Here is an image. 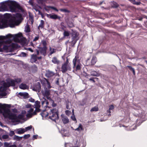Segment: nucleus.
<instances>
[{
    "label": "nucleus",
    "instance_id": "f257e3e1",
    "mask_svg": "<svg viewBox=\"0 0 147 147\" xmlns=\"http://www.w3.org/2000/svg\"><path fill=\"white\" fill-rule=\"evenodd\" d=\"M10 106L9 105L0 104V113H2L5 118H8L16 122H19L20 119H23L24 116L22 115H19L18 116L11 112L9 109Z\"/></svg>",
    "mask_w": 147,
    "mask_h": 147
},
{
    "label": "nucleus",
    "instance_id": "f03ea898",
    "mask_svg": "<svg viewBox=\"0 0 147 147\" xmlns=\"http://www.w3.org/2000/svg\"><path fill=\"white\" fill-rule=\"evenodd\" d=\"M8 7L12 12H16L17 9H18L22 12L24 11V9L16 2L15 1H9L4 4H3L0 7V11H3L6 10Z\"/></svg>",
    "mask_w": 147,
    "mask_h": 147
},
{
    "label": "nucleus",
    "instance_id": "7ed1b4c3",
    "mask_svg": "<svg viewBox=\"0 0 147 147\" xmlns=\"http://www.w3.org/2000/svg\"><path fill=\"white\" fill-rule=\"evenodd\" d=\"M42 115L43 117L49 116V118L54 121L59 119L58 110L55 109L50 110L48 113L45 112L42 114Z\"/></svg>",
    "mask_w": 147,
    "mask_h": 147
},
{
    "label": "nucleus",
    "instance_id": "20e7f679",
    "mask_svg": "<svg viewBox=\"0 0 147 147\" xmlns=\"http://www.w3.org/2000/svg\"><path fill=\"white\" fill-rule=\"evenodd\" d=\"M16 25L15 22L12 19H4L2 20L0 24L1 28H6L9 26L13 27Z\"/></svg>",
    "mask_w": 147,
    "mask_h": 147
},
{
    "label": "nucleus",
    "instance_id": "39448f33",
    "mask_svg": "<svg viewBox=\"0 0 147 147\" xmlns=\"http://www.w3.org/2000/svg\"><path fill=\"white\" fill-rule=\"evenodd\" d=\"M71 65L69 62V59L67 57L66 61L62 64L61 71L63 73H65L68 71H71Z\"/></svg>",
    "mask_w": 147,
    "mask_h": 147
},
{
    "label": "nucleus",
    "instance_id": "423d86ee",
    "mask_svg": "<svg viewBox=\"0 0 147 147\" xmlns=\"http://www.w3.org/2000/svg\"><path fill=\"white\" fill-rule=\"evenodd\" d=\"M72 30V32L71 33V34L72 40L71 42L72 47H74L77 41L79 39V34L76 31L74 30Z\"/></svg>",
    "mask_w": 147,
    "mask_h": 147
},
{
    "label": "nucleus",
    "instance_id": "0eeeda50",
    "mask_svg": "<svg viewBox=\"0 0 147 147\" xmlns=\"http://www.w3.org/2000/svg\"><path fill=\"white\" fill-rule=\"evenodd\" d=\"M78 58V56H76L75 58L73 61V67L74 68L76 67V71L80 70L81 69V64L79 63V60L77 61V59Z\"/></svg>",
    "mask_w": 147,
    "mask_h": 147
},
{
    "label": "nucleus",
    "instance_id": "6e6552de",
    "mask_svg": "<svg viewBox=\"0 0 147 147\" xmlns=\"http://www.w3.org/2000/svg\"><path fill=\"white\" fill-rule=\"evenodd\" d=\"M38 49H36V51L37 53V55H39V53L44 56H45L47 55V47H42L39 46L38 47Z\"/></svg>",
    "mask_w": 147,
    "mask_h": 147
},
{
    "label": "nucleus",
    "instance_id": "1a4fd4ad",
    "mask_svg": "<svg viewBox=\"0 0 147 147\" xmlns=\"http://www.w3.org/2000/svg\"><path fill=\"white\" fill-rule=\"evenodd\" d=\"M28 113L26 114V116L27 117H31L33 115H36L37 111L36 110L34 111V109L32 108H30V109L28 111Z\"/></svg>",
    "mask_w": 147,
    "mask_h": 147
},
{
    "label": "nucleus",
    "instance_id": "9d476101",
    "mask_svg": "<svg viewBox=\"0 0 147 147\" xmlns=\"http://www.w3.org/2000/svg\"><path fill=\"white\" fill-rule=\"evenodd\" d=\"M50 90L46 88L44 91L42 92V94L45 96H46L47 98L49 100L51 99L49 96L50 95Z\"/></svg>",
    "mask_w": 147,
    "mask_h": 147
},
{
    "label": "nucleus",
    "instance_id": "9b49d317",
    "mask_svg": "<svg viewBox=\"0 0 147 147\" xmlns=\"http://www.w3.org/2000/svg\"><path fill=\"white\" fill-rule=\"evenodd\" d=\"M7 82H5V85H6L8 87L10 86H15V80L12 79L9 80L7 81Z\"/></svg>",
    "mask_w": 147,
    "mask_h": 147
},
{
    "label": "nucleus",
    "instance_id": "f8f14e48",
    "mask_svg": "<svg viewBox=\"0 0 147 147\" xmlns=\"http://www.w3.org/2000/svg\"><path fill=\"white\" fill-rule=\"evenodd\" d=\"M41 89V85L39 82H38L32 88L33 90L39 92Z\"/></svg>",
    "mask_w": 147,
    "mask_h": 147
},
{
    "label": "nucleus",
    "instance_id": "ddd939ff",
    "mask_svg": "<svg viewBox=\"0 0 147 147\" xmlns=\"http://www.w3.org/2000/svg\"><path fill=\"white\" fill-rule=\"evenodd\" d=\"M10 48V46L9 44L3 45L2 44L0 45V51H2L3 49L4 50L8 51Z\"/></svg>",
    "mask_w": 147,
    "mask_h": 147
},
{
    "label": "nucleus",
    "instance_id": "4468645a",
    "mask_svg": "<svg viewBox=\"0 0 147 147\" xmlns=\"http://www.w3.org/2000/svg\"><path fill=\"white\" fill-rule=\"evenodd\" d=\"M55 74V73L54 72L48 70L46 71L45 75L47 78H50L52 77Z\"/></svg>",
    "mask_w": 147,
    "mask_h": 147
},
{
    "label": "nucleus",
    "instance_id": "2eb2a0df",
    "mask_svg": "<svg viewBox=\"0 0 147 147\" xmlns=\"http://www.w3.org/2000/svg\"><path fill=\"white\" fill-rule=\"evenodd\" d=\"M61 117L62 121L63 124H67L69 122V120L67 117L64 115L63 114L61 115Z\"/></svg>",
    "mask_w": 147,
    "mask_h": 147
},
{
    "label": "nucleus",
    "instance_id": "dca6fc26",
    "mask_svg": "<svg viewBox=\"0 0 147 147\" xmlns=\"http://www.w3.org/2000/svg\"><path fill=\"white\" fill-rule=\"evenodd\" d=\"M22 34H16L15 35L14 39L17 42H20L21 40Z\"/></svg>",
    "mask_w": 147,
    "mask_h": 147
},
{
    "label": "nucleus",
    "instance_id": "f3484780",
    "mask_svg": "<svg viewBox=\"0 0 147 147\" xmlns=\"http://www.w3.org/2000/svg\"><path fill=\"white\" fill-rule=\"evenodd\" d=\"M34 105V107L36 109V111H37V112H39L40 111V109H39L40 106L39 101H35Z\"/></svg>",
    "mask_w": 147,
    "mask_h": 147
},
{
    "label": "nucleus",
    "instance_id": "a211bd4d",
    "mask_svg": "<svg viewBox=\"0 0 147 147\" xmlns=\"http://www.w3.org/2000/svg\"><path fill=\"white\" fill-rule=\"evenodd\" d=\"M19 87L20 89L23 90L28 89L29 86L26 84L22 83L19 85Z\"/></svg>",
    "mask_w": 147,
    "mask_h": 147
},
{
    "label": "nucleus",
    "instance_id": "6ab92c4d",
    "mask_svg": "<svg viewBox=\"0 0 147 147\" xmlns=\"http://www.w3.org/2000/svg\"><path fill=\"white\" fill-rule=\"evenodd\" d=\"M47 17H49V16H50V18L51 19H60L61 18V17L58 16L56 14H47Z\"/></svg>",
    "mask_w": 147,
    "mask_h": 147
},
{
    "label": "nucleus",
    "instance_id": "aec40b11",
    "mask_svg": "<svg viewBox=\"0 0 147 147\" xmlns=\"http://www.w3.org/2000/svg\"><path fill=\"white\" fill-rule=\"evenodd\" d=\"M37 61V57L36 55L33 54L31 55L30 61L32 63L35 62Z\"/></svg>",
    "mask_w": 147,
    "mask_h": 147
},
{
    "label": "nucleus",
    "instance_id": "412c9836",
    "mask_svg": "<svg viewBox=\"0 0 147 147\" xmlns=\"http://www.w3.org/2000/svg\"><path fill=\"white\" fill-rule=\"evenodd\" d=\"M8 87L6 85H5V82L3 83L2 86L0 87V92H4L6 90Z\"/></svg>",
    "mask_w": 147,
    "mask_h": 147
},
{
    "label": "nucleus",
    "instance_id": "4be33fe9",
    "mask_svg": "<svg viewBox=\"0 0 147 147\" xmlns=\"http://www.w3.org/2000/svg\"><path fill=\"white\" fill-rule=\"evenodd\" d=\"M49 50L50 51L49 55H51L55 53L57 51V49L53 48H52L51 47H49Z\"/></svg>",
    "mask_w": 147,
    "mask_h": 147
},
{
    "label": "nucleus",
    "instance_id": "5701e85b",
    "mask_svg": "<svg viewBox=\"0 0 147 147\" xmlns=\"http://www.w3.org/2000/svg\"><path fill=\"white\" fill-rule=\"evenodd\" d=\"M19 94L21 96H23L24 98H27L28 97V94L27 92H20Z\"/></svg>",
    "mask_w": 147,
    "mask_h": 147
},
{
    "label": "nucleus",
    "instance_id": "b1692460",
    "mask_svg": "<svg viewBox=\"0 0 147 147\" xmlns=\"http://www.w3.org/2000/svg\"><path fill=\"white\" fill-rule=\"evenodd\" d=\"M52 61L54 64H58L59 63V61L58 60L56 57H54L53 58Z\"/></svg>",
    "mask_w": 147,
    "mask_h": 147
},
{
    "label": "nucleus",
    "instance_id": "393cba45",
    "mask_svg": "<svg viewBox=\"0 0 147 147\" xmlns=\"http://www.w3.org/2000/svg\"><path fill=\"white\" fill-rule=\"evenodd\" d=\"M70 33L69 31L64 30L63 33V37L65 38L66 37L69 36L70 35Z\"/></svg>",
    "mask_w": 147,
    "mask_h": 147
},
{
    "label": "nucleus",
    "instance_id": "a878e982",
    "mask_svg": "<svg viewBox=\"0 0 147 147\" xmlns=\"http://www.w3.org/2000/svg\"><path fill=\"white\" fill-rule=\"evenodd\" d=\"M12 36V35L11 34H7V35L6 36H0V40L4 39L9 37H11Z\"/></svg>",
    "mask_w": 147,
    "mask_h": 147
},
{
    "label": "nucleus",
    "instance_id": "bb28decb",
    "mask_svg": "<svg viewBox=\"0 0 147 147\" xmlns=\"http://www.w3.org/2000/svg\"><path fill=\"white\" fill-rule=\"evenodd\" d=\"M47 43L46 41L45 40H42L41 41V42L39 46L40 47L42 46H43V47H47Z\"/></svg>",
    "mask_w": 147,
    "mask_h": 147
},
{
    "label": "nucleus",
    "instance_id": "cd10ccee",
    "mask_svg": "<svg viewBox=\"0 0 147 147\" xmlns=\"http://www.w3.org/2000/svg\"><path fill=\"white\" fill-rule=\"evenodd\" d=\"M44 21L43 20H41L40 24L38 26V29H39L40 28H43L44 27Z\"/></svg>",
    "mask_w": 147,
    "mask_h": 147
},
{
    "label": "nucleus",
    "instance_id": "c85d7f7f",
    "mask_svg": "<svg viewBox=\"0 0 147 147\" xmlns=\"http://www.w3.org/2000/svg\"><path fill=\"white\" fill-rule=\"evenodd\" d=\"M91 75L94 76H99V74L96 71H92L91 72Z\"/></svg>",
    "mask_w": 147,
    "mask_h": 147
},
{
    "label": "nucleus",
    "instance_id": "c756f323",
    "mask_svg": "<svg viewBox=\"0 0 147 147\" xmlns=\"http://www.w3.org/2000/svg\"><path fill=\"white\" fill-rule=\"evenodd\" d=\"M111 3L113 7L116 8H117L119 6V5L115 2L113 1L111 2Z\"/></svg>",
    "mask_w": 147,
    "mask_h": 147
},
{
    "label": "nucleus",
    "instance_id": "7c9ffc66",
    "mask_svg": "<svg viewBox=\"0 0 147 147\" xmlns=\"http://www.w3.org/2000/svg\"><path fill=\"white\" fill-rule=\"evenodd\" d=\"M26 131L25 130L24 128H21L19 129L17 132L18 134H20L24 133Z\"/></svg>",
    "mask_w": 147,
    "mask_h": 147
},
{
    "label": "nucleus",
    "instance_id": "2f4dec72",
    "mask_svg": "<svg viewBox=\"0 0 147 147\" xmlns=\"http://www.w3.org/2000/svg\"><path fill=\"white\" fill-rule=\"evenodd\" d=\"M96 61V58L95 57H93L91 61V64L94 65Z\"/></svg>",
    "mask_w": 147,
    "mask_h": 147
},
{
    "label": "nucleus",
    "instance_id": "473e14b6",
    "mask_svg": "<svg viewBox=\"0 0 147 147\" xmlns=\"http://www.w3.org/2000/svg\"><path fill=\"white\" fill-rule=\"evenodd\" d=\"M83 130L82 127V125L81 124H80L78 128L75 129L76 131H80Z\"/></svg>",
    "mask_w": 147,
    "mask_h": 147
},
{
    "label": "nucleus",
    "instance_id": "72a5a7b5",
    "mask_svg": "<svg viewBox=\"0 0 147 147\" xmlns=\"http://www.w3.org/2000/svg\"><path fill=\"white\" fill-rule=\"evenodd\" d=\"M98 110V108L97 107L95 106L92 108L90 110V111H97Z\"/></svg>",
    "mask_w": 147,
    "mask_h": 147
},
{
    "label": "nucleus",
    "instance_id": "f704fd0d",
    "mask_svg": "<svg viewBox=\"0 0 147 147\" xmlns=\"http://www.w3.org/2000/svg\"><path fill=\"white\" fill-rule=\"evenodd\" d=\"M127 67L129 69L130 71L133 72L134 75H135V72L134 69L130 66H127Z\"/></svg>",
    "mask_w": 147,
    "mask_h": 147
},
{
    "label": "nucleus",
    "instance_id": "c9c22d12",
    "mask_svg": "<svg viewBox=\"0 0 147 147\" xmlns=\"http://www.w3.org/2000/svg\"><path fill=\"white\" fill-rule=\"evenodd\" d=\"M127 67L129 69L130 71L133 72L134 75H135V72L134 69L130 66H127Z\"/></svg>",
    "mask_w": 147,
    "mask_h": 147
},
{
    "label": "nucleus",
    "instance_id": "e433bc0d",
    "mask_svg": "<svg viewBox=\"0 0 147 147\" xmlns=\"http://www.w3.org/2000/svg\"><path fill=\"white\" fill-rule=\"evenodd\" d=\"M25 31L26 32H30V29L28 25H27L26 26L25 29Z\"/></svg>",
    "mask_w": 147,
    "mask_h": 147
},
{
    "label": "nucleus",
    "instance_id": "4c0bfd02",
    "mask_svg": "<svg viewBox=\"0 0 147 147\" xmlns=\"http://www.w3.org/2000/svg\"><path fill=\"white\" fill-rule=\"evenodd\" d=\"M59 10L62 12L68 13H69L70 12L69 11L66 9H59Z\"/></svg>",
    "mask_w": 147,
    "mask_h": 147
},
{
    "label": "nucleus",
    "instance_id": "58836bf2",
    "mask_svg": "<svg viewBox=\"0 0 147 147\" xmlns=\"http://www.w3.org/2000/svg\"><path fill=\"white\" fill-rule=\"evenodd\" d=\"M7 95V93L5 92H3L0 93V98H1L2 97L5 96Z\"/></svg>",
    "mask_w": 147,
    "mask_h": 147
},
{
    "label": "nucleus",
    "instance_id": "ea45409f",
    "mask_svg": "<svg viewBox=\"0 0 147 147\" xmlns=\"http://www.w3.org/2000/svg\"><path fill=\"white\" fill-rule=\"evenodd\" d=\"M49 100L51 101V102L52 103V106L53 107H55L56 106V104L54 102V101L53 100H52L51 99Z\"/></svg>",
    "mask_w": 147,
    "mask_h": 147
},
{
    "label": "nucleus",
    "instance_id": "a19ab883",
    "mask_svg": "<svg viewBox=\"0 0 147 147\" xmlns=\"http://www.w3.org/2000/svg\"><path fill=\"white\" fill-rule=\"evenodd\" d=\"M22 137H20L18 136L15 135L14 136L13 138L15 140H19L22 139Z\"/></svg>",
    "mask_w": 147,
    "mask_h": 147
},
{
    "label": "nucleus",
    "instance_id": "79ce46f5",
    "mask_svg": "<svg viewBox=\"0 0 147 147\" xmlns=\"http://www.w3.org/2000/svg\"><path fill=\"white\" fill-rule=\"evenodd\" d=\"M36 1L39 5H43V0H36Z\"/></svg>",
    "mask_w": 147,
    "mask_h": 147
},
{
    "label": "nucleus",
    "instance_id": "37998d69",
    "mask_svg": "<svg viewBox=\"0 0 147 147\" xmlns=\"http://www.w3.org/2000/svg\"><path fill=\"white\" fill-rule=\"evenodd\" d=\"M71 118L73 120L76 121V122H77L76 119L75 117L74 114H73L72 115V116H71Z\"/></svg>",
    "mask_w": 147,
    "mask_h": 147
},
{
    "label": "nucleus",
    "instance_id": "c03bdc74",
    "mask_svg": "<svg viewBox=\"0 0 147 147\" xmlns=\"http://www.w3.org/2000/svg\"><path fill=\"white\" fill-rule=\"evenodd\" d=\"M32 128V126L31 125L28 126L27 127H26L25 128V130L26 131H27L28 130H29L31 129Z\"/></svg>",
    "mask_w": 147,
    "mask_h": 147
},
{
    "label": "nucleus",
    "instance_id": "a18cd8bd",
    "mask_svg": "<svg viewBox=\"0 0 147 147\" xmlns=\"http://www.w3.org/2000/svg\"><path fill=\"white\" fill-rule=\"evenodd\" d=\"M68 26L69 27H73L74 26L72 22H70L68 23Z\"/></svg>",
    "mask_w": 147,
    "mask_h": 147
},
{
    "label": "nucleus",
    "instance_id": "49530a36",
    "mask_svg": "<svg viewBox=\"0 0 147 147\" xmlns=\"http://www.w3.org/2000/svg\"><path fill=\"white\" fill-rule=\"evenodd\" d=\"M30 135L29 134L25 135L24 136L23 138L24 139H26L29 138Z\"/></svg>",
    "mask_w": 147,
    "mask_h": 147
},
{
    "label": "nucleus",
    "instance_id": "de8ad7c7",
    "mask_svg": "<svg viewBox=\"0 0 147 147\" xmlns=\"http://www.w3.org/2000/svg\"><path fill=\"white\" fill-rule=\"evenodd\" d=\"M26 54L24 52H22L20 55L23 57H26Z\"/></svg>",
    "mask_w": 147,
    "mask_h": 147
},
{
    "label": "nucleus",
    "instance_id": "09e8293b",
    "mask_svg": "<svg viewBox=\"0 0 147 147\" xmlns=\"http://www.w3.org/2000/svg\"><path fill=\"white\" fill-rule=\"evenodd\" d=\"M39 38V35H37L36 36L34 39L33 40V41H35L37 40Z\"/></svg>",
    "mask_w": 147,
    "mask_h": 147
},
{
    "label": "nucleus",
    "instance_id": "8fccbe9b",
    "mask_svg": "<svg viewBox=\"0 0 147 147\" xmlns=\"http://www.w3.org/2000/svg\"><path fill=\"white\" fill-rule=\"evenodd\" d=\"M9 137V136L7 135H4L2 136V138L4 139H7Z\"/></svg>",
    "mask_w": 147,
    "mask_h": 147
},
{
    "label": "nucleus",
    "instance_id": "3c124183",
    "mask_svg": "<svg viewBox=\"0 0 147 147\" xmlns=\"http://www.w3.org/2000/svg\"><path fill=\"white\" fill-rule=\"evenodd\" d=\"M15 82H17V83H19L21 82V80L20 78H17L15 80Z\"/></svg>",
    "mask_w": 147,
    "mask_h": 147
},
{
    "label": "nucleus",
    "instance_id": "603ef678",
    "mask_svg": "<svg viewBox=\"0 0 147 147\" xmlns=\"http://www.w3.org/2000/svg\"><path fill=\"white\" fill-rule=\"evenodd\" d=\"M14 132L13 131H11L10 132L9 135L11 136H12L14 135Z\"/></svg>",
    "mask_w": 147,
    "mask_h": 147
},
{
    "label": "nucleus",
    "instance_id": "864d4df0",
    "mask_svg": "<svg viewBox=\"0 0 147 147\" xmlns=\"http://www.w3.org/2000/svg\"><path fill=\"white\" fill-rule=\"evenodd\" d=\"M45 104L44 105V107H47L49 105V102L46 99L45 100Z\"/></svg>",
    "mask_w": 147,
    "mask_h": 147
},
{
    "label": "nucleus",
    "instance_id": "5fc2aeb1",
    "mask_svg": "<svg viewBox=\"0 0 147 147\" xmlns=\"http://www.w3.org/2000/svg\"><path fill=\"white\" fill-rule=\"evenodd\" d=\"M22 15L21 14L19 13H17L16 14V17H17L19 18H21L22 17Z\"/></svg>",
    "mask_w": 147,
    "mask_h": 147
},
{
    "label": "nucleus",
    "instance_id": "6e6d98bb",
    "mask_svg": "<svg viewBox=\"0 0 147 147\" xmlns=\"http://www.w3.org/2000/svg\"><path fill=\"white\" fill-rule=\"evenodd\" d=\"M114 109V107L113 105H111L109 107V110H112Z\"/></svg>",
    "mask_w": 147,
    "mask_h": 147
},
{
    "label": "nucleus",
    "instance_id": "4d7b16f0",
    "mask_svg": "<svg viewBox=\"0 0 147 147\" xmlns=\"http://www.w3.org/2000/svg\"><path fill=\"white\" fill-rule=\"evenodd\" d=\"M29 3L32 6L33 5V2L32 1V0H29Z\"/></svg>",
    "mask_w": 147,
    "mask_h": 147
},
{
    "label": "nucleus",
    "instance_id": "13d9d810",
    "mask_svg": "<svg viewBox=\"0 0 147 147\" xmlns=\"http://www.w3.org/2000/svg\"><path fill=\"white\" fill-rule=\"evenodd\" d=\"M49 7L51 8L54 10H55L56 11H58V10L55 7Z\"/></svg>",
    "mask_w": 147,
    "mask_h": 147
},
{
    "label": "nucleus",
    "instance_id": "bf43d9fd",
    "mask_svg": "<svg viewBox=\"0 0 147 147\" xmlns=\"http://www.w3.org/2000/svg\"><path fill=\"white\" fill-rule=\"evenodd\" d=\"M45 99H44V100H43L41 102L42 106L44 107L45 105Z\"/></svg>",
    "mask_w": 147,
    "mask_h": 147
},
{
    "label": "nucleus",
    "instance_id": "052dcab7",
    "mask_svg": "<svg viewBox=\"0 0 147 147\" xmlns=\"http://www.w3.org/2000/svg\"><path fill=\"white\" fill-rule=\"evenodd\" d=\"M65 113L66 115H68L71 113V112L69 110H66L65 111Z\"/></svg>",
    "mask_w": 147,
    "mask_h": 147
},
{
    "label": "nucleus",
    "instance_id": "680f3d73",
    "mask_svg": "<svg viewBox=\"0 0 147 147\" xmlns=\"http://www.w3.org/2000/svg\"><path fill=\"white\" fill-rule=\"evenodd\" d=\"M9 144L7 142H5L4 143V145L6 147H8L9 146Z\"/></svg>",
    "mask_w": 147,
    "mask_h": 147
},
{
    "label": "nucleus",
    "instance_id": "e2e57ef3",
    "mask_svg": "<svg viewBox=\"0 0 147 147\" xmlns=\"http://www.w3.org/2000/svg\"><path fill=\"white\" fill-rule=\"evenodd\" d=\"M31 106L30 104H27L26 106V108H30L31 107Z\"/></svg>",
    "mask_w": 147,
    "mask_h": 147
},
{
    "label": "nucleus",
    "instance_id": "0e129e2a",
    "mask_svg": "<svg viewBox=\"0 0 147 147\" xmlns=\"http://www.w3.org/2000/svg\"><path fill=\"white\" fill-rule=\"evenodd\" d=\"M27 50H28L29 51H31V52H33V50L31 48H27Z\"/></svg>",
    "mask_w": 147,
    "mask_h": 147
},
{
    "label": "nucleus",
    "instance_id": "69168bd1",
    "mask_svg": "<svg viewBox=\"0 0 147 147\" xmlns=\"http://www.w3.org/2000/svg\"><path fill=\"white\" fill-rule=\"evenodd\" d=\"M29 101L32 102H34V100L32 98H30Z\"/></svg>",
    "mask_w": 147,
    "mask_h": 147
},
{
    "label": "nucleus",
    "instance_id": "338daca9",
    "mask_svg": "<svg viewBox=\"0 0 147 147\" xmlns=\"http://www.w3.org/2000/svg\"><path fill=\"white\" fill-rule=\"evenodd\" d=\"M59 78H57V80L56 82V83L57 85H59Z\"/></svg>",
    "mask_w": 147,
    "mask_h": 147
},
{
    "label": "nucleus",
    "instance_id": "774afa93",
    "mask_svg": "<svg viewBox=\"0 0 147 147\" xmlns=\"http://www.w3.org/2000/svg\"><path fill=\"white\" fill-rule=\"evenodd\" d=\"M89 80H90V81H92L94 83L95 82V81L94 80V78H90L89 79Z\"/></svg>",
    "mask_w": 147,
    "mask_h": 147
}]
</instances>
